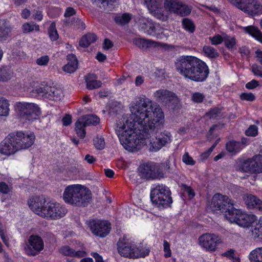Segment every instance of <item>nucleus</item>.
Masks as SVG:
<instances>
[{
	"instance_id": "14",
	"label": "nucleus",
	"mask_w": 262,
	"mask_h": 262,
	"mask_svg": "<svg viewBox=\"0 0 262 262\" xmlns=\"http://www.w3.org/2000/svg\"><path fill=\"white\" fill-rule=\"evenodd\" d=\"M139 172L141 178L148 180H155L159 179L162 176V173L158 164L153 162H148L140 165Z\"/></svg>"
},
{
	"instance_id": "64",
	"label": "nucleus",
	"mask_w": 262,
	"mask_h": 262,
	"mask_svg": "<svg viewBox=\"0 0 262 262\" xmlns=\"http://www.w3.org/2000/svg\"><path fill=\"white\" fill-rule=\"evenodd\" d=\"M253 158L255 163L257 165V169H258L259 166L262 165V151L260 154L254 156Z\"/></svg>"
},
{
	"instance_id": "35",
	"label": "nucleus",
	"mask_w": 262,
	"mask_h": 262,
	"mask_svg": "<svg viewBox=\"0 0 262 262\" xmlns=\"http://www.w3.org/2000/svg\"><path fill=\"white\" fill-rule=\"evenodd\" d=\"M83 120L88 126H96L100 122V118L96 115H88L83 119Z\"/></svg>"
},
{
	"instance_id": "32",
	"label": "nucleus",
	"mask_w": 262,
	"mask_h": 262,
	"mask_svg": "<svg viewBox=\"0 0 262 262\" xmlns=\"http://www.w3.org/2000/svg\"><path fill=\"white\" fill-rule=\"evenodd\" d=\"M249 258L251 262H262V247L252 250L250 253Z\"/></svg>"
},
{
	"instance_id": "13",
	"label": "nucleus",
	"mask_w": 262,
	"mask_h": 262,
	"mask_svg": "<svg viewBox=\"0 0 262 262\" xmlns=\"http://www.w3.org/2000/svg\"><path fill=\"white\" fill-rule=\"evenodd\" d=\"M35 91L38 95H42L45 98L52 101H59L63 97L61 89L51 86L47 84H41L35 88Z\"/></svg>"
},
{
	"instance_id": "17",
	"label": "nucleus",
	"mask_w": 262,
	"mask_h": 262,
	"mask_svg": "<svg viewBox=\"0 0 262 262\" xmlns=\"http://www.w3.org/2000/svg\"><path fill=\"white\" fill-rule=\"evenodd\" d=\"M18 150L14 133H11L0 143V152L4 155L14 154Z\"/></svg>"
},
{
	"instance_id": "24",
	"label": "nucleus",
	"mask_w": 262,
	"mask_h": 262,
	"mask_svg": "<svg viewBox=\"0 0 262 262\" xmlns=\"http://www.w3.org/2000/svg\"><path fill=\"white\" fill-rule=\"evenodd\" d=\"M243 148L244 146H241L239 141L234 140H230L226 144V149L228 152L233 155L238 154Z\"/></svg>"
},
{
	"instance_id": "16",
	"label": "nucleus",
	"mask_w": 262,
	"mask_h": 262,
	"mask_svg": "<svg viewBox=\"0 0 262 262\" xmlns=\"http://www.w3.org/2000/svg\"><path fill=\"white\" fill-rule=\"evenodd\" d=\"M236 169L237 171L250 173H258L257 165L255 163L254 158H238L236 161Z\"/></svg>"
},
{
	"instance_id": "30",
	"label": "nucleus",
	"mask_w": 262,
	"mask_h": 262,
	"mask_svg": "<svg viewBox=\"0 0 262 262\" xmlns=\"http://www.w3.org/2000/svg\"><path fill=\"white\" fill-rule=\"evenodd\" d=\"M182 28L190 33H193L195 30V26L193 21L189 18H183L182 19Z\"/></svg>"
},
{
	"instance_id": "8",
	"label": "nucleus",
	"mask_w": 262,
	"mask_h": 262,
	"mask_svg": "<svg viewBox=\"0 0 262 262\" xmlns=\"http://www.w3.org/2000/svg\"><path fill=\"white\" fill-rule=\"evenodd\" d=\"M88 226L92 233L100 237H105L108 235L112 228L109 221L100 219L90 220Z\"/></svg>"
},
{
	"instance_id": "41",
	"label": "nucleus",
	"mask_w": 262,
	"mask_h": 262,
	"mask_svg": "<svg viewBox=\"0 0 262 262\" xmlns=\"http://www.w3.org/2000/svg\"><path fill=\"white\" fill-rule=\"evenodd\" d=\"M252 234L262 240V219L260 218L258 223H256L254 228L252 229Z\"/></svg>"
},
{
	"instance_id": "25",
	"label": "nucleus",
	"mask_w": 262,
	"mask_h": 262,
	"mask_svg": "<svg viewBox=\"0 0 262 262\" xmlns=\"http://www.w3.org/2000/svg\"><path fill=\"white\" fill-rule=\"evenodd\" d=\"M97 39V36L95 34L88 33L81 38L79 45L81 47L87 48L92 43L96 42Z\"/></svg>"
},
{
	"instance_id": "1",
	"label": "nucleus",
	"mask_w": 262,
	"mask_h": 262,
	"mask_svg": "<svg viewBox=\"0 0 262 262\" xmlns=\"http://www.w3.org/2000/svg\"><path fill=\"white\" fill-rule=\"evenodd\" d=\"M130 110L132 114L123 115L117 121L115 129L120 143L125 149L133 151L154 133L156 136L150 141L151 151H158L171 142L172 136L169 132H158L164 123V113L161 108H154L149 98L145 96L139 97L136 103L132 104Z\"/></svg>"
},
{
	"instance_id": "51",
	"label": "nucleus",
	"mask_w": 262,
	"mask_h": 262,
	"mask_svg": "<svg viewBox=\"0 0 262 262\" xmlns=\"http://www.w3.org/2000/svg\"><path fill=\"white\" fill-rule=\"evenodd\" d=\"M182 188L184 192L186 193L190 199L193 198L195 195V192L192 188L185 184H182Z\"/></svg>"
},
{
	"instance_id": "46",
	"label": "nucleus",
	"mask_w": 262,
	"mask_h": 262,
	"mask_svg": "<svg viewBox=\"0 0 262 262\" xmlns=\"http://www.w3.org/2000/svg\"><path fill=\"white\" fill-rule=\"evenodd\" d=\"M258 133V127L255 125H250L245 132V135L248 137H256Z\"/></svg>"
},
{
	"instance_id": "62",
	"label": "nucleus",
	"mask_w": 262,
	"mask_h": 262,
	"mask_svg": "<svg viewBox=\"0 0 262 262\" xmlns=\"http://www.w3.org/2000/svg\"><path fill=\"white\" fill-rule=\"evenodd\" d=\"M63 125L67 126L72 123V116L69 114H66L62 119Z\"/></svg>"
},
{
	"instance_id": "43",
	"label": "nucleus",
	"mask_w": 262,
	"mask_h": 262,
	"mask_svg": "<svg viewBox=\"0 0 262 262\" xmlns=\"http://www.w3.org/2000/svg\"><path fill=\"white\" fill-rule=\"evenodd\" d=\"M11 78V71L7 67L0 69V81H7Z\"/></svg>"
},
{
	"instance_id": "36",
	"label": "nucleus",
	"mask_w": 262,
	"mask_h": 262,
	"mask_svg": "<svg viewBox=\"0 0 262 262\" xmlns=\"http://www.w3.org/2000/svg\"><path fill=\"white\" fill-rule=\"evenodd\" d=\"M181 3V2L179 0H165L164 2V7L166 9L174 13L175 10L180 6Z\"/></svg>"
},
{
	"instance_id": "60",
	"label": "nucleus",
	"mask_w": 262,
	"mask_h": 262,
	"mask_svg": "<svg viewBox=\"0 0 262 262\" xmlns=\"http://www.w3.org/2000/svg\"><path fill=\"white\" fill-rule=\"evenodd\" d=\"M34 13L33 14V18L37 21H40L43 19V12L40 10H34Z\"/></svg>"
},
{
	"instance_id": "40",
	"label": "nucleus",
	"mask_w": 262,
	"mask_h": 262,
	"mask_svg": "<svg viewBox=\"0 0 262 262\" xmlns=\"http://www.w3.org/2000/svg\"><path fill=\"white\" fill-rule=\"evenodd\" d=\"M222 108L219 107H214L211 108L207 112L205 113V116L211 119H217L221 114Z\"/></svg>"
},
{
	"instance_id": "59",
	"label": "nucleus",
	"mask_w": 262,
	"mask_h": 262,
	"mask_svg": "<svg viewBox=\"0 0 262 262\" xmlns=\"http://www.w3.org/2000/svg\"><path fill=\"white\" fill-rule=\"evenodd\" d=\"M259 85V82L255 80V79H252L250 81L247 82L246 85L245 87L248 90H253L257 86Z\"/></svg>"
},
{
	"instance_id": "56",
	"label": "nucleus",
	"mask_w": 262,
	"mask_h": 262,
	"mask_svg": "<svg viewBox=\"0 0 262 262\" xmlns=\"http://www.w3.org/2000/svg\"><path fill=\"white\" fill-rule=\"evenodd\" d=\"M182 161L187 165H193L195 162L193 158L189 155L188 152H185L182 157Z\"/></svg>"
},
{
	"instance_id": "4",
	"label": "nucleus",
	"mask_w": 262,
	"mask_h": 262,
	"mask_svg": "<svg viewBox=\"0 0 262 262\" xmlns=\"http://www.w3.org/2000/svg\"><path fill=\"white\" fill-rule=\"evenodd\" d=\"M67 204L77 207H87L92 200V192L86 187L80 184L67 186L62 195Z\"/></svg>"
},
{
	"instance_id": "39",
	"label": "nucleus",
	"mask_w": 262,
	"mask_h": 262,
	"mask_svg": "<svg viewBox=\"0 0 262 262\" xmlns=\"http://www.w3.org/2000/svg\"><path fill=\"white\" fill-rule=\"evenodd\" d=\"M222 256L227 257L232 262H241L239 257L235 256V250L232 249L227 250L222 254Z\"/></svg>"
},
{
	"instance_id": "44",
	"label": "nucleus",
	"mask_w": 262,
	"mask_h": 262,
	"mask_svg": "<svg viewBox=\"0 0 262 262\" xmlns=\"http://www.w3.org/2000/svg\"><path fill=\"white\" fill-rule=\"evenodd\" d=\"M10 31V28L6 23L0 20V39L7 37Z\"/></svg>"
},
{
	"instance_id": "49",
	"label": "nucleus",
	"mask_w": 262,
	"mask_h": 262,
	"mask_svg": "<svg viewBox=\"0 0 262 262\" xmlns=\"http://www.w3.org/2000/svg\"><path fill=\"white\" fill-rule=\"evenodd\" d=\"M158 168H159L162 173V176L159 177V179L164 178L166 177V173L170 172V167L169 163H162L160 165L158 164Z\"/></svg>"
},
{
	"instance_id": "28",
	"label": "nucleus",
	"mask_w": 262,
	"mask_h": 262,
	"mask_svg": "<svg viewBox=\"0 0 262 262\" xmlns=\"http://www.w3.org/2000/svg\"><path fill=\"white\" fill-rule=\"evenodd\" d=\"M75 130L78 137L83 139L86 135L85 127L87 126L84 121L78 120L75 124Z\"/></svg>"
},
{
	"instance_id": "23",
	"label": "nucleus",
	"mask_w": 262,
	"mask_h": 262,
	"mask_svg": "<svg viewBox=\"0 0 262 262\" xmlns=\"http://www.w3.org/2000/svg\"><path fill=\"white\" fill-rule=\"evenodd\" d=\"M133 43L139 48L143 50L150 48L152 46L156 47V44L158 43V42L151 40L141 38H134L133 39Z\"/></svg>"
},
{
	"instance_id": "48",
	"label": "nucleus",
	"mask_w": 262,
	"mask_h": 262,
	"mask_svg": "<svg viewBox=\"0 0 262 262\" xmlns=\"http://www.w3.org/2000/svg\"><path fill=\"white\" fill-rule=\"evenodd\" d=\"M205 98V96L203 93L200 92H194L191 96V100L194 103H202Z\"/></svg>"
},
{
	"instance_id": "57",
	"label": "nucleus",
	"mask_w": 262,
	"mask_h": 262,
	"mask_svg": "<svg viewBox=\"0 0 262 262\" xmlns=\"http://www.w3.org/2000/svg\"><path fill=\"white\" fill-rule=\"evenodd\" d=\"M251 71L255 76L262 77V67L256 64H253L251 67Z\"/></svg>"
},
{
	"instance_id": "45",
	"label": "nucleus",
	"mask_w": 262,
	"mask_h": 262,
	"mask_svg": "<svg viewBox=\"0 0 262 262\" xmlns=\"http://www.w3.org/2000/svg\"><path fill=\"white\" fill-rule=\"evenodd\" d=\"M74 249L69 246H62L59 249V252L64 256L73 257Z\"/></svg>"
},
{
	"instance_id": "19",
	"label": "nucleus",
	"mask_w": 262,
	"mask_h": 262,
	"mask_svg": "<svg viewBox=\"0 0 262 262\" xmlns=\"http://www.w3.org/2000/svg\"><path fill=\"white\" fill-rule=\"evenodd\" d=\"M157 101L163 105L170 106L173 104L178 99L175 93L166 89H160L155 93Z\"/></svg>"
},
{
	"instance_id": "63",
	"label": "nucleus",
	"mask_w": 262,
	"mask_h": 262,
	"mask_svg": "<svg viewBox=\"0 0 262 262\" xmlns=\"http://www.w3.org/2000/svg\"><path fill=\"white\" fill-rule=\"evenodd\" d=\"M76 14V11L73 7H68L64 12V16L66 17L72 16Z\"/></svg>"
},
{
	"instance_id": "26",
	"label": "nucleus",
	"mask_w": 262,
	"mask_h": 262,
	"mask_svg": "<svg viewBox=\"0 0 262 262\" xmlns=\"http://www.w3.org/2000/svg\"><path fill=\"white\" fill-rule=\"evenodd\" d=\"M243 30L258 41L262 38V32L257 27L250 25L244 27Z\"/></svg>"
},
{
	"instance_id": "15",
	"label": "nucleus",
	"mask_w": 262,
	"mask_h": 262,
	"mask_svg": "<svg viewBox=\"0 0 262 262\" xmlns=\"http://www.w3.org/2000/svg\"><path fill=\"white\" fill-rule=\"evenodd\" d=\"M13 133L18 149L28 148L34 143L35 136L32 132L17 131Z\"/></svg>"
},
{
	"instance_id": "42",
	"label": "nucleus",
	"mask_w": 262,
	"mask_h": 262,
	"mask_svg": "<svg viewBox=\"0 0 262 262\" xmlns=\"http://www.w3.org/2000/svg\"><path fill=\"white\" fill-rule=\"evenodd\" d=\"M86 88L89 90L96 89L101 87L102 82L99 80H91L89 78L85 79Z\"/></svg>"
},
{
	"instance_id": "12",
	"label": "nucleus",
	"mask_w": 262,
	"mask_h": 262,
	"mask_svg": "<svg viewBox=\"0 0 262 262\" xmlns=\"http://www.w3.org/2000/svg\"><path fill=\"white\" fill-rule=\"evenodd\" d=\"M209 73L210 70L208 65L201 59L187 79L195 82H203L206 80Z\"/></svg>"
},
{
	"instance_id": "10",
	"label": "nucleus",
	"mask_w": 262,
	"mask_h": 262,
	"mask_svg": "<svg viewBox=\"0 0 262 262\" xmlns=\"http://www.w3.org/2000/svg\"><path fill=\"white\" fill-rule=\"evenodd\" d=\"M139 24L140 31L150 36L156 37L157 38H162L163 29L159 24L154 22L150 19L146 18L140 19Z\"/></svg>"
},
{
	"instance_id": "61",
	"label": "nucleus",
	"mask_w": 262,
	"mask_h": 262,
	"mask_svg": "<svg viewBox=\"0 0 262 262\" xmlns=\"http://www.w3.org/2000/svg\"><path fill=\"white\" fill-rule=\"evenodd\" d=\"M10 189L8 184L4 182H0V192L3 194H7L9 193Z\"/></svg>"
},
{
	"instance_id": "38",
	"label": "nucleus",
	"mask_w": 262,
	"mask_h": 262,
	"mask_svg": "<svg viewBox=\"0 0 262 262\" xmlns=\"http://www.w3.org/2000/svg\"><path fill=\"white\" fill-rule=\"evenodd\" d=\"M22 30L24 33H28L35 30L38 32L40 30L39 26L36 24H32L29 23H24L22 26Z\"/></svg>"
},
{
	"instance_id": "9",
	"label": "nucleus",
	"mask_w": 262,
	"mask_h": 262,
	"mask_svg": "<svg viewBox=\"0 0 262 262\" xmlns=\"http://www.w3.org/2000/svg\"><path fill=\"white\" fill-rule=\"evenodd\" d=\"M44 246L43 241L40 236L32 234L29 237L24 249L28 256H35L43 250Z\"/></svg>"
},
{
	"instance_id": "52",
	"label": "nucleus",
	"mask_w": 262,
	"mask_h": 262,
	"mask_svg": "<svg viewBox=\"0 0 262 262\" xmlns=\"http://www.w3.org/2000/svg\"><path fill=\"white\" fill-rule=\"evenodd\" d=\"M242 100L252 102L255 100V95L252 93H242L239 95Z\"/></svg>"
},
{
	"instance_id": "34",
	"label": "nucleus",
	"mask_w": 262,
	"mask_h": 262,
	"mask_svg": "<svg viewBox=\"0 0 262 262\" xmlns=\"http://www.w3.org/2000/svg\"><path fill=\"white\" fill-rule=\"evenodd\" d=\"M49 37L52 41H55L59 38V34L56 29V24L52 22L48 29Z\"/></svg>"
},
{
	"instance_id": "2",
	"label": "nucleus",
	"mask_w": 262,
	"mask_h": 262,
	"mask_svg": "<svg viewBox=\"0 0 262 262\" xmlns=\"http://www.w3.org/2000/svg\"><path fill=\"white\" fill-rule=\"evenodd\" d=\"M233 201L228 196L215 193L209 205L211 210L216 213H223L225 217L231 223L239 226L248 228L253 226L256 221L254 214H248L233 206Z\"/></svg>"
},
{
	"instance_id": "20",
	"label": "nucleus",
	"mask_w": 262,
	"mask_h": 262,
	"mask_svg": "<svg viewBox=\"0 0 262 262\" xmlns=\"http://www.w3.org/2000/svg\"><path fill=\"white\" fill-rule=\"evenodd\" d=\"M244 12L252 16L262 14V5L257 0L248 1Z\"/></svg>"
},
{
	"instance_id": "47",
	"label": "nucleus",
	"mask_w": 262,
	"mask_h": 262,
	"mask_svg": "<svg viewBox=\"0 0 262 262\" xmlns=\"http://www.w3.org/2000/svg\"><path fill=\"white\" fill-rule=\"evenodd\" d=\"M94 145L95 148L99 150L103 149L105 147L104 138L101 137H96L93 140Z\"/></svg>"
},
{
	"instance_id": "3",
	"label": "nucleus",
	"mask_w": 262,
	"mask_h": 262,
	"mask_svg": "<svg viewBox=\"0 0 262 262\" xmlns=\"http://www.w3.org/2000/svg\"><path fill=\"white\" fill-rule=\"evenodd\" d=\"M29 208L40 216L51 219H59L67 213V209L56 202H47L43 195L31 197L28 201Z\"/></svg>"
},
{
	"instance_id": "11",
	"label": "nucleus",
	"mask_w": 262,
	"mask_h": 262,
	"mask_svg": "<svg viewBox=\"0 0 262 262\" xmlns=\"http://www.w3.org/2000/svg\"><path fill=\"white\" fill-rule=\"evenodd\" d=\"M117 250L119 254L124 257L133 258L135 255L136 243L126 235L120 238L117 243Z\"/></svg>"
},
{
	"instance_id": "6",
	"label": "nucleus",
	"mask_w": 262,
	"mask_h": 262,
	"mask_svg": "<svg viewBox=\"0 0 262 262\" xmlns=\"http://www.w3.org/2000/svg\"><path fill=\"white\" fill-rule=\"evenodd\" d=\"M15 109L20 120L31 122L36 120L40 113L37 105L26 102H16Z\"/></svg>"
},
{
	"instance_id": "21",
	"label": "nucleus",
	"mask_w": 262,
	"mask_h": 262,
	"mask_svg": "<svg viewBox=\"0 0 262 262\" xmlns=\"http://www.w3.org/2000/svg\"><path fill=\"white\" fill-rule=\"evenodd\" d=\"M67 63L64 65L62 69L67 73H72L74 72L78 68V60L73 54H69L67 56Z\"/></svg>"
},
{
	"instance_id": "22",
	"label": "nucleus",
	"mask_w": 262,
	"mask_h": 262,
	"mask_svg": "<svg viewBox=\"0 0 262 262\" xmlns=\"http://www.w3.org/2000/svg\"><path fill=\"white\" fill-rule=\"evenodd\" d=\"M246 204L249 209H255L262 212V201L257 196L252 194L248 195Z\"/></svg>"
},
{
	"instance_id": "33",
	"label": "nucleus",
	"mask_w": 262,
	"mask_h": 262,
	"mask_svg": "<svg viewBox=\"0 0 262 262\" xmlns=\"http://www.w3.org/2000/svg\"><path fill=\"white\" fill-rule=\"evenodd\" d=\"M203 52L205 56L209 58H216L219 56L217 50L210 46H204Z\"/></svg>"
},
{
	"instance_id": "58",
	"label": "nucleus",
	"mask_w": 262,
	"mask_h": 262,
	"mask_svg": "<svg viewBox=\"0 0 262 262\" xmlns=\"http://www.w3.org/2000/svg\"><path fill=\"white\" fill-rule=\"evenodd\" d=\"M163 247H164V251L165 252V255H164L165 257L166 258L170 257L171 255V250L170 248V244L166 240H164Z\"/></svg>"
},
{
	"instance_id": "50",
	"label": "nucleus",
	"mask_w": 262,
	"mask_h": 262,
	"mask_svg": "<svg viewBox=\"0 0 262 262\" xmlns=\"http://www.w3.org/2000/svg\"><path fill=\"white\" fill-rule=\"evenodd\" d=\"M144 1L149 9L155 10L159 8L161 0H144Z\"/></svg>"
},
{
	"instance_id": "5",
	"label": "nucleus",
	"mask_w": 262,
	"mask_h": 262,
	"mask_svg": "<svg viewBox=\"0 0 262 262\" xmlns=\"http://www.w3.org/2000/svg\"><path fill=\"white\" fill-rule=\"evenodd\" d=\"M150 199L152 205L160 210L170 207L173 202L170 189L163 184L152 186Z\"/></svg>"
},
{
	"instance_id": "29",
	"label": "nucleus",
	"mask_w": 262,
	"mask_h": 262,
	"mask_svg": "<svg viewBox=\"0 0 262 262\" xmlns=\"http://www.w3.org/2000/svg\"><path fill=\"white\" fill-rule=\"evenodd\" d=\"M150 249L143 246H137L136 244V249L135 250V255L133 259L139 258H144L149 255Z\"/></svg>"
},
{
	"instance_id": "37",
	"label": "nucleus",
	"mask_w": 262,
	"mask_h": 262,
	"mask_svg": "<svg viewBox=\"0 0 262 262\" xmlns=\"http://www.w3.org/2000/svg\"><path fill=\"white\" fill-rule=\"evenodd\" d=\"M9 101L4 98L0 99V116H7L9 112Z\"/></svg>"
},
{
	"instance_id": "7",
	"label": "nucleus",
	"mask_w": 262,
	"mask_h": 262,
	"mask_svg": "<svg viewBox=\"0 0 262 262\" xmlns=\"http://www.w3.org/2000/svg\"><path fill=\"white\" fill-rule=\"evenodd\" d=\"M200 60L197 57L192 55L180 56L176 62L177 71L181 76L187 79Z\"/></svg>"
},
{
	"instance_id": "27",
	"label": "nucleus",
	"mask_w": 262,
	"mask_h": 262,
	"mask_svg": "<svg viewBox=\"0 0 262 262\" xmlns=\"http://www.w3.org/2000/svg\"><path fill=\"white\" fill-rule=\"evenodd\" d=\"M132 14L129 13H124L115 16L114 21L118 25L121 26L128 24L131 20Z\"/></svg>"
},
{
	"instance_id": "18",
	"label": "nucleus",
	"mask_w": 262,
	"mask_h": 262,
	"mask_svg": "<svg viewBox=\"0 0 262 262\" xmlns=\"http://www.w3.org/2000/svg\"><path fill=\"white\" fill-rule=\"evenodd\" d=\"M200 245L207 251H214L217 245L220 243V239L214 234L205 233L199 238Z\"/></svg>"
},
{
	"instance_id": "54",
	"label": "nucleus",
	"mask_w": 262,
	"mask_h": 262,
	"mask_svg": "<svg viewBox=\"0 0 262 262\" xmlns=\"http://www.w3.org/2000/svg\"><path fill=\"white\" fill-rule=\"evenodd\" d=\"M49 60L50 58L48 55H43L37 58L36 63L40 66H47L49 62Z\"/></svg>"
},
{
	"instance_id": "31",
	"label": "nucleus",
	"mask_w": 262,
	"mask_h": 262,
	"mask_svg": "<svg viewBox=\"0 0 262 262\" xmlns=\"http://www.w3.org/2000/svg\"><path fill=\"white\" fill-rule=\"evenodd\" d=\"M191 12V8L188 5L184 4L182 2L176 10L174 14H176L180 16L185 17L189 15Z\"/></svg>"
},
{
	"instance_id": "53",
	"label": "nucleus",
	"mask_w": 262,
	"mask_h": 262,
	"mask_svg": "<svg viewBox=\"0 0 262 262\" xmlns=\"http://www.w3.org/2000/svg\"><path fill=\"white\" fill-rule=\"evenodd\" d=\"M225 47L229 50L233 49L236 44L235 37L225 38L224 40Z\"/></svg>"
},
{
	"instance_id": "55",
	"label": "nucleus",
	"mask_w": 262,
	"mask_h": 262,
	"mask_svg": "<svg viewBox=\"0 0 262 262\" xmlns=\"http://www.w3.org/2000/svg\"><path fill=\"white\" fill-rule=\"evenodd\" d=\"M211 43L212 45H218L221 44L223 41L224 39L221 35L220 34H216L213 37H210L209 38Z\"/></svg>"
}]
</instances>
